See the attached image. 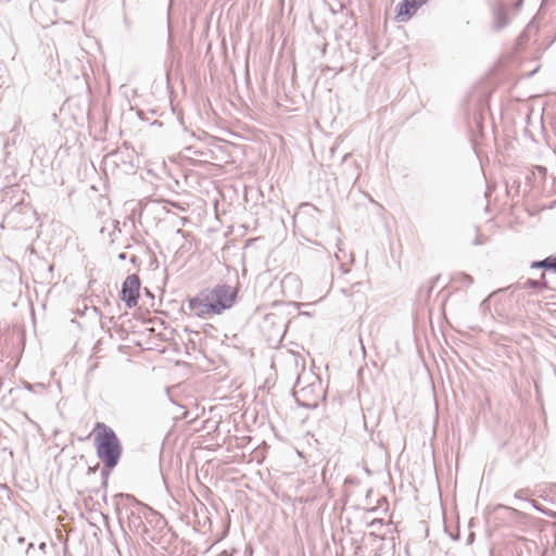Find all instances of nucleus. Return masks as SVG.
Masks as SVG:
<instances>
[{"label": "nucleus", "instance_id": "f257e3e1", "mask_svg": "<svg viewBox=\"0 0 556 556\" xmlns=\"http://www.w3.org/2000/svg\"><path fill=\"white\" fill-rule=\"evenodd\" d=\"M237 298V290L228 285H217L188 300V307L198 317L219 315L230 308Z\"/></svg>", "mask_w": 556, "mask_h": 556}, {"label": "nucleus", "instance_id": "f03ea898", "mask_svg": "<svg viewBox=\"0 0 556 556\" xmlns=\"http://www.w3.org/2000/svg\"><path fill=\"white\" fill-rule=\"evenodd\" d=\"M93 433L98 457L108 468H114L122 454L119 440L111 428L101 422L96 425Z\"/></svg>", "mask_w": 556, "mask_h": 556}, {"label": "nucleus", "instance_id": "7ed1b4c3", "mask_svg": "<svg viewBox=\"0 0 556 556\" xmlns=\"http://www.w3.org/2000/svg\"><path fill=\"white\" fill-rule=\"evenodd\" d=\"M140 289L141 281L138 275L132 274L126 277L122 286L121 299L128 308L137 306Z\"/></svg>", "mask_w": 556, "mask_h": 556}, {"label": "nucleus", "instance_id": "20e7f679", "mask_svg": "<svg viewBox=\"0 0 556 556\" xmlns=\"http://www.w3.org/2000/svg\"><path fill=\"white\" fill-rule=\"evenodd\" d=\"M427 1L428 0H403L397 7L395 18L399 22H407Z\"/></svg>", "mask_w": 556, "mask_h": 556}, {"label": "nucleus", "instance_id": "39448f33", "mask_svg": "<svg viewBox=\"0 0 556 556\" xmlns=\"http://www.w3.org/2000/svg\"><path fill=\"white\" fill-rule=\"evenodd\" d=\"M532 266L552 268V257H547L544 261L534 262Z\"/></svg>", "mask_w": 556, "mask_h": 556}, {"label": "nucleus", "instance_id": "423d86ee", "mask_svg": "<svg viewBox=\"0 0 556 556\" xmlns=\"http://www.w3.org/2000/svg\"><path fill=\"white\" fill-rule=\"evenodd\" d=\"M552 269L556 271V257H552Z\"/></svg>", "mask_w": 556, "mask_h": 556}]
</instances>
